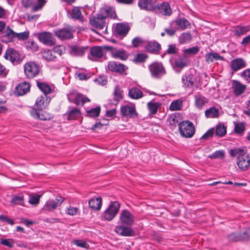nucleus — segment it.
I'll use <instances>...</instances> for the list:
<instances>
[{"mask_svg": "<svg viewBox=\"0 0 250 250\" xmlns=\"http://www.w3.org/2000/svg\"><path fill=\"white\" fill-rule=\"evenodd\" d=\"M228 241L230 243L248 242L250 241V228L244 229L229 233L226 236Z\"/></svg>", "mask_w": 250, "mask_h": 250, "instance_id": "nucleus-1", "label": "nucleus"}, {"mask_svg": "<svg viewBox=\"0 0 250 250\" xmlns=\"http://www.w3.org/2000/svg\"><path fill=\"white\" fill-rule=\"evenodd\" d=\"M180 135L186 138H191L195 133V128L192 122L189 120L183 121L178 124Z\"/></svg>", "mask_w": 250, "mask_h": 250, "instance_id": "nucleus-2", "label": "nucleus"}, {"mask_svg": "<svg viewBox=\"0 0 250 250\" xmlns=\"http://www.w3.org/2000/svg\"><path fill=\"white\" fill-rule=\"evenodd\" d=\"M152 10V12L157 15L165 16H170L172 13L169 4L166 1L159 3L155 0Z\"/></svg>", "mask_w": 250, "mask_h": 250, "instance_id": "nucleus-3", "label": "nucleus"}, {"mask_svg": "<svg viewBox=\"0 0 250 250\" xmlns=\"http://www.w3.org/2000/svg\"><path fill=\"white\" fill-rule=\"evenodd\" d=\"M121 205L118 201H111L108 208L104 211L103 217L104 220L110 221L118 214Z\"/></svg>", "mask_w": 250, "mask_h": 250, "instance_id": "nucleus-4", "label": "nucleus"}, {"mask_svg": "<svg viewBox=\"0 0 250 250\" xmlns=\"http://www.w3.org/2000/svg\"><path fill=\"white\" fill-rule=\"evenodd\" d=\"M149 70L152 77L159 78L161 75L166 73L164 66L161 62H155L148 66Z\"/></svg>", "mask_w": 250, "mask_h": 250, "instance_id": "nucleus-5", "label": "nucleus"}, {"mask_svg": "<svg viewBox=\"0 0 250 250\" xmlns=\"http://www.w3.org/2000/svg\"><path fill=\"white\" fill-rule=\"evenodd\" d=\"M105 19L104 14L102 13V11H100L96 16H93L90 18L89 23L92 26L95 28L103 29L105 24Z\"/></svg>", "mask_w": 250, "mask_h": 250, "instance_id": "nucleus-6", "label": "nucleus"}, {"mask_svg": "<svg viewBox=\"0 0 250 250\" xmlns=\"http://www.w3.org/2000/svg\"><path fill=\"white\" fill-rule=\"evenodd\" d=\"M4 58L6 60H9L13 64L15 63L19 64L22 61L19 52L12 48H7L6 50Z\"/></svg>", "mask_w": 250, "mask_h": 250, "instance_id": "nucleus-7", "label": "nucleus"}, {"mask_svg": "<svg viewBox=\"0 0 250 250\" xmlns=\"http://www.w3.org/2000/svg\"><path fill=\"white\" fill-rule=\"evenodd\" d=\"M132 226L125 225H119L115 227V232L123 236H135V231L131 228Z\"/></svg>", "mask_w": 250, "mask_h": 250, "instance_id": "nucleus-8", "label": "nucleus"}, {"mask_svg": "<svg viewBox=\"0 0 250 250\" xmlns=\"http://www.w3.org/2000/svg\"><path fill=\"white\" fill-rule=\"evenodd\" d=\"M24 72L27 78H33L39 74V66L34 62H28L24 65Z\"/></svg>", "mask_w": 250, "mask_h": 250, "instance_id": "nucleus-9", "label": "nucleus"}, {"mask_svg": "<svg viewBox=\"0 0 250 250\" xmlns=\"http://www.w3.org/2000/svg\"><path fill=\"white\" fill-rule=\"evenodd\" d=\"M237 165L242 171H246L250 166V157L246 153L237 156Z\"/></svg>", "mask_w": 250, "mask_h": 250, "instance_id": "nucleus-10", "label": "nucleus"}, {"mask_svg": "<svg viewBox=\"0 0 250 250\" xmlns=\"http://www.w3.org/2000/svg\"><path fill=\"white\" fill-rule=\"evenodd\" d=\"M107 68L111 72L122 75L128 68L125 64L117 62H109L107 66Z\"/></svg>", "mask_w": 250, "mask_h": 250, "instance_id": "nucleus-11", "label": "nucleus"}, {"mask_svg": "<svg viewBox=\"0 0 250 250\" xmlns=\"http://www.w3.org/2000/svg\"><path fill=\"white\" fill-rule=\"evenodd\" d=\"M145 49L149 53L158 55L162 49V46L156 41L153 40L146 42Z\"/></svg>", "mask_w": 250, "mask_h": 250, "instance_id": "nucleus-12", "label": "nucleus"}, {"mask_svg": "<svg viewBox=\"0 0 250 250\" xmlns=\"http://www.w3.org/2000/svg\"><path fill=\"white\" fill-rule=\"evenodd\" d=\"M0 41L4 43L13 42L15 40V32L8 26L0 34Z\"/></svg>", "mask_w": 250, "mask_h": 250, "instance_id": "nucleus-13", "label": "nucleus"}, {"mask_svg": "<svg viewBox=\"0 0 250 250\" xmlns=\"http://www.w3.org/2000/svg\"><path fill=\"white\" fill-rule=\"evenodd\" d=\"M63 201L64 198L62 196H57L55 199L49 200L46 202L43 209L48 211H53L60 206Z\"/></svg>", "mask_w": 250, "mask_h": 250, "instance_id": "nucleus-14", "label": "nucleus"}, {"mask_svg": "<svg viewBox=\"0 0 250 250\" xmlns=\"http://www.w3.org/2000/svg\"><path fill=\"white\" fill-rule=\"evenodd\" d=\"M38 38L41 42L45 45L53 46L55 44V39H54L52 34L50 32H43L39 33Z\"/></svg>", "mask_w": 250, "mask_h": 250, "instance_id": "nucleus-15", "label": "nucleus"}, {"mask_svg": "<svg viewBox=\"0 0 250 250\" xmlns=\"http://www.w3.org/2000/svg\"><path fill=\"white\" fill-rule=\"evenodd\" d=\"M120 225L132 226L134 222V216L126 209L122 211L120 215Z\"/></svg>", "mask_w": 250, "mask_h": 250, "instance_id": "nucleus-16", "label": "nucleus"}, {"mask_svg": "<svg viewBox=\"0 0 250 250\" xmlns=\"http://www.w3.org/2000/svg\"><path fill=\"white\" fill-rule=\"evenodd\" d=\"M129 30L130 27L127 23H118L115 29V36L124 38L126 36Z\"/></svg>", "mask_w": 250, "mask_h": 250, "instance_id": "nucleus-17", "label": "nucleus"}, {"mask_svg": "<svg viewBox=\"0 0 250 250\" xmlns=\"http://www.w3.org/2000/svg\"><path fill=\"white\" fill-rule=\"evenodd\" d=\"M50 101V97L46 95H42L38 97L36 100L35 104L37 107L36 108L37 111H42L43 109L46 108Z\"/></svg>", "mask_w": 250, "mask_h": 250, "instance_id": "nucleus-18", "label": "nucleus"}, {"mask_svg": "<svg viewBox=\"0 0 250 250\" xmlns=\"http://www.w3.org/2000/svg\"><path fill=\"white\" fill-rule=\"evenodd\" d=\"M31 115L36 119H40V120L46 121L49 120L52 116L48 113L42 111H37L36 108H32L30 111Z\"/></svg>", "mask_w": 250, "mask_h": 250, "instance_id": "nucleus-19", "label": "nucleus"}, {"mask_svg": "<svg viewBox=\"0 0 250 250\" xmlns=\"http://www.w3.org/2000/svg\"><path fill=\"white\" fill-rule=\"evenodd\" d=\"M30 89V85L27 82H22L19 83L15 88L14 94L17 96H22Z\"/></svg>", "mask_w": 250, "mask_h": 250, "instance_id": "nucleus-20", "label": "nucleus"}, {"mask_svg": "<svg viewBox=\"0 0 250 250\" xmlns=\"http://www.w3.org/2000/svg\"><path fill=\"white\" fill-rule=\"evenodd\" d=\"M89 208L94 211H99L102 206V198L101 196H94L89 199Z\"/></svg>", "mask_w": 250, "mask_h": 250, "instance_id": "nucleus-21", "label": "nucleus"}, {"mask_svg": "<svg viewBox=\"0 0 250 250\" xmlns=\"http://www.w3.org/2000/svg\"><path fill=\"white\" fill-rule=\"evenodd\" d=\"M196 80V77L191 73H186L182 78L183 85L187 87H192Z\"/></svg>", "mask_w": 250, "mask_h": 250, "instance_id": "nucleus-22", "label": "nucleus"}, {"mask_svg": "<svg viewBox=\"0 0 250 250\" xmlns=\"http://www.w3.org/2000/svg\"><path fill=\"white\" fill-rule=\"evenodd\" d=\"M247 86L242 84L239 81L233 80L232 81L233 92L236 97H238L245 92Z\"/></svg>", "mask_w": 250, "mask_h": 250, "instance_id": "nucleus-23", "label": "nucleus"}, {"mask_svg": "<svg viewBox=\"0 0 250 250\" xmlns=\"http://www.w3.org/2000/svg\"><path fill=\"white\" fill-rule=\"evenodd\" d=\"M247 63L242 58H236L232 60L230 62V68L233 71L232 74L234 72H236L238 70L246 67Z\"/></svg>", "mask_w": 250, "mask_h": 250, "instance_id": "nucleus-24", "label": "nucleus"}, {"mask_svg": "<svg viewBox=\"0 0 250 250\" xmlns=\"http://www.w3.org/2000/svg\"><path fill=\"white\" fill-rule=\"evenodd\" d=\"M187 66L186 56L183 55L175 60L174 69L176 73H180L182 69Z\"/></svg>", "mask_w": 250, "mask_h": 250, "instance_id": "nucleus-25", "label": "nucleus"}, {"mask_svg": "<svg viewBox=\"0 0 250 250\" xmlns=\"http://www.w3.org/2000/svg\"><path fill=\"white\" fill-rule=\"evenodd\" d=\"M56 36L61 40H69L73 38L72 32L65 28H62L54 31Z\"/></svg>", "mask_w": 250, "mask_h": 250, "instance_id": "nucleus-26", "label": "nucleus"}, {"mask_svg": "<svg viewBox=\"0 0 250 250\" xmlns=\"http://www.w3.org/2000/svg\"><path fill=\"white\" fill-rule=\"evenodd\" d=\"M121 113L123 116L133 117L137 115L135 107L133 106L125 105L121 107Z\"/></svg>", "mask_w": 250, "mask_h": 250, "instance_id": "nucleus-27", "label": "nucleus"}, {"mask_svg": "<svg viewBox=\"0 0 250 250\" xmlns=\"http://www.w3.org/2000/svg\"><path fill=\"white\" fill-rule=\"evenodd\" d=\"M154 2L153 0H139L138 5L140 9L152 12Z\"/></svg>", "mask_w": 250, "mask_h": 250, "instance_id": "nucleus-28", "label": "nucleus"}, {"mask_svg": "<svg viewBox=\"0 0 250 250\" xmlns=\"http://www.w3.org/2000/svg\"><path fill=\"white\" fill-rule=\"evenodd\" d=\"M88 49V46L82 47L74 45L71 46L70 53L75 56H83Z\"/></svg>", "mask_w": 250, "mask_h": 250, "instance_id": "nucleus-29", "label": "nucleus"}, {"mask_svg": "<svg viewBox=\"0 0 250 250\" xmlns=\"http://www.w3.org/2000/svg\"><path fill=\"white\" fill-rule=\"evenodd\" d=\"M129 57V55L126 51L123 49L120 50H115L114 52H112V57L115 59H119L122 61L126 60Z\"/></svg>", "mask_w": 250, "mask_h": 250, "instance_id": "nucleus-30", "label": "nucleus"}, {"mask_svg": "<svg viewBox=\"0 0 250 250\" xmlns=\"http://www.w3.org/2000/svg\"><path fill=\"white\" fill-rule=\"evenodd\" d=\"M101 111V107L100 105L89 110H86L85 116L90 118L96 119L99 117Z\"/></svg>", "mask_w": 250, "mask_h": 250, "instance_id": "nucleus-31", "label": "nucleus"}, {"mask_svg": "<svg viewBox=\"0 0 250 250\" xmlns=\"http://www.w3.org/2000/svg\"><path fill=\"white\" fill-rule=\"evenodd\" d=\"M90 54L94 58L101 59L104 53L101 46H94L90 47Z\"/></svg>", "mask_w": 250, "mask_h": 250, "instance_id": "nucleus-32", "label": "nucleus"}, {"mask_svg": "<svg viewBox=\"0 0 250 250\" xmlns=\"http://www.w3.org/2000/svg\"><path fill=\"white\" fill-rule=\"evenodd\" d=\"M65 115L67 116L68 120H76L82 115V113L79 108L74 107L67 111Z\"/></svg>", "mask_w": 250, "mask_h": 250, "instance_id": "nucleus-33", "label": "nucleus"}, {"mask_svg": "<svg viewBox=\"0 0 250 250\" xmlns=\"http://www.w3.org/2000/svg\"><path fill=\"white\" fill-rule=\"evenodd\" d=\"M192 40V35L189 32L182 33L178 38L179 43L180 44L188 43Z\"/></svg>", "mask_w": 250, "mask_h": 250, "instance_id": "nucleus-34", "label": "nucleus"}, {"mask_svg": "<svg viewBox=\"0 0 250 250\" xmlns=\"http://www.w3.org/2000/svg\"><path fill=\"white\" fill-rule=\"evenodd\" d=\"M128 96L132 99H138L143 96L142 91L137 87H133L129 89Z\"/></svg>", "mask_w": 250, "mask_h": 250, "instance_id": "nucleus-35", "label": "nucleus"}, {"mask_svg": "<svg viewBox=\"0 0 250 250\" xmlns=\"http://www.w3.org/2000/svg\"><path fill=\"white\" fill-rule=\"evenodd\" d=\"M205 116L207 118H216L219 116V112L217 108L212 106L205 111Z\"/></svg>", "mask_w": 250, "mask_h": 250, "instance_id": "nucleus-36", "label": "nucleus"}, {"mask_svg": "<svg viewBox=\"0 0 250 250\" xmlns=\"http://www.w3.org/2000/svg\"><path fill=\"white\" fill-rule=\"evenodd\" d=\"M123 91L121 89L119 85H116L114 90V101L116 102L115 104H118L120 101L123 98Z\"/></svg>", "mask_w": 250, "mask_h": 250, "instance_id": "nucleus-37", "label": "nucleus"}, {"mask_svg": "<svg viewBox=\"0 0 250 250\" xmlns=\"http://www.w3.org/2000/svg\"><path fill=\"white\" fill-rule=\"evenodd\" d=\"M250 30V26H237L233 31L235 35L240 36L242 35L245 34Z\"/></svg>", "mask_w": 250, "mask_h": 250, "instance_id": "nucleus-38", "label": "nucleus"}, {"mask_svg": "<svg viewBox=\"0 0 250 250\" xmlns=\"http://www.w3.org/2000/svg\"><path fill=\"white\" fill-rule=\"evenodd\" d=\"M100 11H102V13L104 14L105 19L107 17L114 19L117 18L115 10L112 7H109L107 8H103L101 9Z\"/></svg>", "mask_w": 250, "mask_h": 250, "instance_id": "nucleus-39", "label": "nucleus"}, {"mask_svg": "<svg viewBox=\"0 0 250 250\" xmlns=\"http://www.w3.org/2000/svg\"><path fill=\"white\" fill-rule=\"evenodd\" d=\"M175 22L181 30H185L190 26V22L184 18L177 19Z\"/></svg>", "mask_w": 250, "mask_h": 250, "instance_id": "nucleus-40", "label": "nucleus"}, {"mask_svg": "<svg viewBox=\"0 0 250 250\" xmlns=\"http://www.w3.org/2000/svg\"><path fill=\"white\" fill-rule=\"evenodd\" d=\"M214 133L218 137L224 136L227 133V127L224 124L217 125Z\"/></svg>", "mask_w": 250, "mask_h": 250, "instance_id": "nucleus-41", "label": "nucleus"}, {"mask_svg": "<svg viewBox=\"0 0 250 250\" xmlns=\"http://www.w3.org/2000/svg\"><path fill=\"white\" fill-rule=\"evenodd\" d=\"M90 101V100L88 98L84 96L82 94L78 93L75 97L74 103L77 105L80 104L83 105L85 103L89 102Z\"/></svg>", "mask_w": 250, "mask_h": 250, "instance_id": "nucleus-42", "label": "nucleus"}, {"mask_svg": "<svg viewBox=\"0 0 250 250\" xmlns=\"http://www.w3.org/2000/svg\"><path fill=\"white\" fill-rule=\"evenodd\" d=\"M37 84L38 88L43 92V95H47L51 92L52 89L50 86L46 83L37 81Z\"/></svg>", "mask_w": 250, "mask_h": 250, "instance_id": "nucleus-43", "label": "nucleus"}, {"mask_svg": "<svg viewBox=\"0 0 250 250\" xmlns=\"http://www.w3.org/2000/svg\"><path fill=\"white\" fill-rule=\"evenodd\" d=\"M161 104L159 103H153L149 102L147 105L149 111V114L151 115L155 114L157 112L158 108L161 106Z\"/></svg>", "mask_w": 250, "mask_h": 250, "instance_id": "nucleus-44", "label": "nucleus"}, {"mask_svg": "<svg viewBox=\"0 0 250 250\" xmlns=\"http://www.w3.org/2000/svg\"><path fill=\"white\" fill-rule=\"evenodd\" d=\"M71 18L73 20H82L83 17L79 7L74 6L72 10Z\"/></svg>", "mask_w": 250, "mask_h": 250, "instance_id": "nucleus-45", "label": "nucleus"}, {"mask_svg": "<svg viewBox=\"0 0 250 250\" xmlns=\"http://www.w3.org/2000/svg\"><path fill=\"white\" fill-rule=\"evenodd\" d=\"M178 49L176 48L175 44H171L168 45V48L162 55V58H164L167 54L176 55L178 53Z\"/></svg>", "mask_w": 250, "mask_h": 250, "instance_id": "nucleus-46", "label": "nucleus"}, {"mask_svg": "<svg viewBox=\"0 0 250 250\" xmlns=\"http://www.w3.org/2000/svg\"><path fill=\"white\" fill-rule=\"evenodd\" d=\"M183 106V101L180 100H177L173 101L170 106L169 109L171 111L180 110Z\"/></svg>", "mask_w": 250, "mask_h": 250, "instance_id": "nucleus-47", "label": "nucleus"}, {"mask_svg": "<svg viewBox=\"0 0 250 250\" xmlns=\"http://www.w3.org/2000/svg\"><path fill=\"white\" fill-rule=\"evenodd\" d=\"M195 105L199 109H201L204 105L208 102V100L205 97L203 96H195Z\"/></svg>", "mask_w": 250, "mask_h": 250, "instance_id": "nucleus-48", "label": "nucleus"}, {"mask_svg": "<svg viewBox=\"0 0 250 250\" xmlns=\"http://www.w3.org/2000/svg\"><path fill=\"white\" fill-rule=\"evenodd\" d=\"M181 114L179 113H176L170 115L168 121L169 125L175 127L176 124L178 123V119L180 118Z\"/></svg>", "mask_w": 250, "mask_h": 250, "instance_id": "nucleus-49", "label": "nucleus"}, {"mask_svg": "<svg viewBox=\"0 0 250 250\" xmlns=\"http://www.w3.org/2000/svg\"><path fill=\"white\" fill-rule=\"evenodd\" d=\"M26 48L28 50H31L32 52H36L38 50V45L33 41L30 39L25 43Z\"/></svg>", "mask_w": 250, "mask_h": 250, "instance_id": "nucleus-50", "label": "nucleus"}, {"mask_svg": "<svg viewBox=\"0 0 250 250\" xmlns=\"http://www.w3.org/2000/svg\"><path fill=\"white\" fill-rule=\"evenodd\" d=\"M148 56L145 53H139L137 54L135 58L133 60L135 63L144 62L148 58Z\"/></svg>", "mask_w": 250, "mask_h": 250, "instance_id": "nucleus-51", "label": "nucleus"}, {"mask_svg": "<svg viewBox=\"0 0 250 250\" xmlns=\"http://www.w3.org/2000/svg\"><path fill=\"white\" fill-rule=\"evenodd\" d=\"M225 151L223 150H217L208 156V158L211 159H223L225 157Z\"/></svg>", "mask_w": 250, "mask_h": 250, "instance_id": "nucleus-52", "label": "nucleus"}, {"mask_svg": "<svg viewBox=\"0 0 250 250\" xmlns=\"http://www.w3.org/2000/svg\"><path fill=\"white\" fill-rule=\"evenodd\" d=\"M245 130L244 123L239 122L236 123L234 126V132L238 135H241Z\"/></svg>", "mask_w": 250, "mask_h": 250, "instance_id": "nucleus-53", "label": "nucleus"}, {"mask_svg": "<svg viewBox=\"0 0 250 250\" xmlns=\"http://www.w3.org/2000/svg\"><path fill=\"white\" fill-rule=\"evenodd\" d=\"M24 197L21 195L14 196L11 199V203L14 205H22L23 203Z\"/></svg>", "mask_w": 250, "mask_h": 250, "instance_id": "nucleus-54", "label": "nucleus"}, {"mask_svg": "<svg viewBox=\"0 0 250 250\" xmlns=\"http://www.w3.org/2000/svg\"><path fill=\"white\" fill-rule=\"evenodd\" d=\"M15 241L14 240L11 238L9 239H2L1 238L0 239V244L5 246H7L9 248H12L14 246Z\"/></svg>", "mask_w": 250, "mask_h": 250, "instance_id": "nucleus-55", "label": "nucleus"}, {"mask_svg": "<svg viewBox=\"0 0 250 250\" xmlns=\"http://www.w3.org/2000/svg\"><path fill=\"white\" fill-rule=\"evenodd\" d=\"M214 134V128L212 127L208 129L200 139V140H208L213 137Z\"/></svg>", "mask_w": 250, "mask_h": 250, "instance_id": "nucleus-56", "label": "nucleus"}, {"mask_svg": "<svg viewBox=\"0 0 250 250\" xmlns=\"http://www.w3.org/2000/svg\"><path fill=\"white\" fill-rule=\"evenodd\" d=\"M218 54L216 52L207 53L205 55L206 61L209 63L213 62L214 60H217Z\"/></svg>", "mask_w": 250, "mask_h": 250, "instance_id": "nucleus-57", "label": "nucleus"}, {"mask_svg": "<svg viewBox=\"0 0 250 250\" xmlns=\"http://www.w3.org/2000/svg\"><path fill=\"white\" fill-rule=\"evenodd\" d=\"M104 120L106 121V123H102V122L100 121L96 122L94 125H92V126L91 128V130L92 131H94L97 128L101 129L103 126L108 125V120L106 119H104Z\"/></svg>", "mask_w": 250, "mask_h": 250, "instance_id": "nucleus-58", "label": "nucleus"}, {"mask_svg": "<svg viewBox=\"0 0 250 250\" xmlns=\"http://www.w3.org/2000/svg\"><path fill=\"white\" fill-rule=\"evenodd\" d=\"M199 51V48L198 46L192 47L183 50V52L186 55H195Z\"/></svg>", "mask_w": 250, "mask_h": 250, "instance_id": "nucleus-59", "label": "nucleus"}, {"mask_svg": "<svg viewBox=\"0 0 250 250\" xmlns=\"http://www.w3.org/2000/svg\"><path fill=\"white\" fill-rule=\"evenodd\" d=\"M46 1L45 0H38V3L35 4L32 8L33 12L37 11L41 9L45 4Z\"/></svg>", "mask_w": 250, "mask_h": 250, "instance_id": "nucleus-60", "label": "nucleus"}, {"mask_svg": "<svg viewBox=\"0 0 250 250\" xmlns=\"http://www.w3.org/2000/svg\"><path fill=\"white\" fill-rule=\"evenodd\" d=\"M41 196H42L39 194L30 196L29 200V203L30 204L35 206L38 205L40 202V199L41 197Z\"/></svg>", "mask_w": 250, "mask_h": 250, "instance_id": "nucleus-61", "label": "nucleus"}, {"mask_svg": "<svg viewBox=\"0 0 250 250\" xmlns=\"http://www.w3.org/2000/svg\"><path fill=\"white\" fill-rule=\"evenodd\" d=\"M29 35V31H24L19 33L15 32V39L18 38L19 40H25L28 38Z\"/></svg>", "mask_w": 250, "mask_h": 250, "instance_id": "nucleus-62", "label": "nucleus"}, {"mask_svg": "<svg viewBox=\"0 0 250 250\" xmlns=\"http://www.w3.org/2000/svg\"><path fill=\"white\" fill-rule=\"evenodd\" d=\"M43 58L47 61H54L56 58V57L53 55L52 52L51 50H47V51L44 52Z\"/></svg>", "mask_w": 250, "mask_h": 250, "instance_id": "nucleus-63", "label": "nucleus"}, {"mask_svg": "<svg viewBox=\"0 0 250 250\" xmlns=\"http://www.w3.org/2000/svg\"><path fill=\"white\" fill-rule=\"evenodd\" d=\"M241 77L243 78L248 83H250V68L244 70L240 74Z\"/></svg>", "mask_w": 250, "mask_h": 250, "instance_id": "nucleus-64", "label": "nucleus"}]
</instances>
